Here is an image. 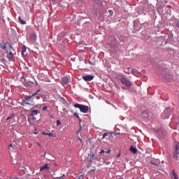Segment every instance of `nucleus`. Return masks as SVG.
<instances>
[{"label":"nucleus","mask_w":179,"mask_h":179,"mask_svg":"<svg viewBox=\"0 0 179 179\" xmlns=\"http://www.w3.org/2000/svg\"><path fill=\"white\" fill-rule=\"evenodd\" d=\"M116 80L117 83L122 84V89H124V90L131 89V86H132V83L122 74L117 75Z\"/></svg>","instance_id":"nucleus-1"},{"label":"nucleus","mask_w":179,"mask_h":179,"mask_svg":"<svg viewBox=\"0 0 179 179\" xmlns=\"http://www.w3.org/2000/svg\"><path fill=\"white\" fill-rule=\"evenodd\" d=\"M38 93H40V90H38L36 92H34V94H32L30 96H27L24 98V99L22 100V103L24 104H27V106H31V103H33V101H34V99L36 97V96H37V94H38Z\"/></svg>","instance_id":"nucleus-2"},{"label":"nucleus","mask_w":179,"mask_h":179,"mask_svg":"<svg viewBox=\"0 0 179 179\" xmlns=\"http://www.w3.org/2000/svg\"><path fill=\"white\" fill-rule=\"evenodd\" d=\"M0 48L4 51H6V52H9V51H12V50H13L12 45L3 41L0 42Z\"/></svg>","instance_id":"nucleus-3"},{"label":"nucleus","mask_w":179,"mask_h":179,"mask_svg":"<svg viewBox=\"0 0 179 179\" xmlns=\"http://www.w3.org/2000/svg\"><path fill=\"white\" fill-rule=\"evenodd\" d=\"M74 107L76 108H79L81 113H84V114H86L87 111H89V106H85V105H80L79 103L74 104Z\"/></svg>","instance_id":"nucleus-4"},{"label":"nucleus","mask_w":179,"mask_h":179,"mask_svg":"<svg viewBox=\"0 0 179 179\" xmlns=\"http://www.w3.org/2000/svg\"><path fill=\"white\" fill-rule=\"evenodd\" d=\"M174 148L175 150L173 152V159H178V155H179V143L178 142H175L174 143Z\"/></svg>","instance_id":"nucleus-5"},{"label":"nucleus","mask_w":179,"mask_h":179,"mask_svg":"<svg viewBox=\"0 0 179 179\" xmlns=\"http://www.w3.org/2000/svg\"><path fill=\"white\" fill-rule=\"evenodd\" d=\"M37 40V35H36V32L32 31L29 35V41L32 43H36Z\"/></svg>","instance_id":"nucleus-6"},{"label":"nucleus","mask_w":179,"mask_h":179,"mask_svg":"<svg viewBox=\"0 0 179 179\" xmlns=\"http://www.w3.org/2000/svg\"><path fill=\"white\" fill-rule=\"evenodd\" d=\"M95 156H96V154H94V152H93L92 151L90 152V154H88L87 160L89 163H92L93 160H94L95 159Z\"/></svg>","instance_id":"nucleus-7"},{"label":"nucleus","mask_w":179,"mask_h":179,"mask_svg":"<svg viewBox=\"0 0 179 179\" xmlns=\"http://www.w3.org/2000/svg\"><path fill=\"white\" fill-rule=\"evenodd\" d=\"M164 114L165 115V118L169 119L170 115H171V110L169 108H166L164 111Z\"/></svg>","instance_id":"nucleus-8"},{"label":"nucleus","mask_w":179,"mask_h":179,"mask_svg":"<svg viewBox=\"0 0 179 179\" xmlns=\"http://www.w3.org/2000/svg\"><path fill=\"white\" fill-rule=\"evenodd\" d=\"M94 79V77L93 76H83V80H85V82H90V80H93Z\"/></svg>","instance_id":"nucleus-9"},{"label":"nucleus","mask_w":179,"mask_h":179,"mask_svg":"<svg viewBox=\"0 0 179 179\" xmlns=\"http://www.w3.org/2000/svg\"><path fill=\"white\" fill-rule=\"evenodd\" d=\"M62 82L63 83V85H68V83H69V78L64 76L62 78Z\"/></svg>","instance_id":"nucleus-10"},{"label":"nucleus","mask_w":179,"mask_h":179,"mask_svg":"<svg viewBox=\"0 0 179 179\" xmlns=\"http://www.w3.org/2000/svg\"><path fill=\"white\" fill-rule=\"evenodd\" d=\"M6 57L8 61H12V57H13V53L12 52V50H8V52H7Z\"/></svg>","instance_id":"nucleus-11"},{"label":"nucleus","mask_w":179,"mask_h":179,"mask_svg":"<svg viewBox=\"0 0 179 179\" xmlns=\"http://www.w3.org/2000/svg\"><path fill=\"white\" fill-rule=\"evenodd\" d=\"M150 164H152L153 166H159L160 164V161L159 159H154L150 161Z\"/></svg>","instance_id":"nucleus-12"},{"label":"nucleus","mask_w":179,"mask_h":179,"mask_svg":"<svg viewBox=\"0 0 179 179\" xmlns=\"http://www.w3.org/2000/svg\"><path fill=\"white\" fill-rule=\"evenodd\" d=\"M43 170H50V166H48V164H46L43 167H41L40 171H43Z\"/></svg>","instance_id":"nucleus-13"},{"label":"nucleus","mask_w":179,"mask_h":179,"mask_svg":"<svg viewBox=\"0 0 179 179\" xmlns=\"http://www.w3.org/2000/svg\"><path fill=\"white\" fill-rule=\"evenodd\" d=\"M16 145H17V143H16L15 141L13 143L10 144L8 145L9 150H12L11 148H13V149L15 148V146H16Z\"/></svg>","instance_id":"nucleus-14"},{"label":"nucleus","mask_w":179,"mask_h":179,"mask_svg":"<svg viewBox=\"0 0 179 179\" xmlns=\"http://www.w3.org/2000/svg\"><path fill=\"white\" fill-rule=\"evenodd\" d=\"M130 150L132 152V153H134V155L138 153V150H136V148H135V147L131 146L130 148Z\"/></svg>","instance_id":"nucleus-15"},{"label":"nucleus","mask_w":179,"mask_h":179,"mask_svg":"<svg viewBox=\"0 0 179 179\" xmlns=\"http://www.w3.org/2000/svg\"><path fill=\"white\" fill-rule=\"evenodd\" d=\"M27 50V48L26 47V45H23L22 48V55H24V52H26Z\"/></svg>","instance_id":"nucleus-16"},{"label":"nucleus","mask_w":179,"mask_h":179,"mask_svg":"<svg viewBox=\"0 0 179 179\" xmlns=\"http://www.w3.org/2000/svg\"><path fill=\"white\" fill-rule=\"evenodd\" d=\"M32 115H37V114H40V110H34L31 111Z\"/></svg>","instance_id":"nucleus-17"},{"label":"nucleus","mask_w":179,"mask_h":179,"mask_svg":"<svg viewBox=\"0 0 179 179\" xmlns=\"http://www.w3.org/2000/svg\"><path fill=\"white\" fill-rule=\"evenodd\" d=\"M166 79H167L168 80H171V79L173 78V76H171V74H168L165 76Z\"/></svg>","instance_id":"nucleus-18"},{"label":"nucleus","mask_w":179,"mask_h":179,"mask_svg":"<svg viewBox=\"0 0 179 179\" xmlns=\"http://www.w3.org/2000/svg\"><path fill=\"white\" fill-rule=\"evenodd\" d=\"M64 177H65V173H63V174L61 173L60 176L55 177L54 179H58V178L64 179Z\"/></svg>","instance_id":"nucleus-19"},{"label":"nucleus","mask_w":179,"mask_h":179,"mask_svg":"<svg viewBox=\"0 0 179 179\" xmlns=\"http://www.w3.org/2000/svg\"><path fill=\"white\" fill-rule=\"evenodd\" d=\"M172 174L175 179H178V175H177V173H176V171L174 170L172 171Z\"/></svg>","instance_id":"nucleus-20"},{"label":"nucleus","mask_w":179,"mask_h":179,"mask_svg":"<svg viewBox=\"0 0 179 179\" xmlns=\"http://www.w3.org/2000/svg\"><path fill=\"white\" fill-rule=\"evenodd\" d=\"M20 22L21 23V24H26V21L22 20V17H19L18 18Z\"/></svg>","instance_id":"nucleus-21"},{"label":"nucleus","mask_w":179,"mask_h":179,"mask_svg":"<svg viewBox=\"0 0 179 179\" xmlns=\"http://www.w3.org/2000/svg\"><path fill=\"white\" fill-rule=\"evenodd\" d=\"M13 118H15V115L12 114L10 116L6 118V121H9L10 120H13Z\"/></svg>","instance_id":"nucleus-22"},{"label":"nucleus","mask_w":179,"mask_h":179,"mask_svg":"<svg viewBox=\"0 0 179 179\" xmlns=\"http://www.w3.org/2000/svg\"><path fill=\"white\" fill-rule=\"evenodd\" d=\"M127 71H125L126 72V73H131V72H132V68H131V67H129V68H127Z\"/></svg>","instance_id":"nucleus-23"},{"label":"nucleus","mask_w":179,"mask_h":179,"mask_svg":"<svg viewBox=\"0 0 179 179\" xmlns=\"http://www.w3.org/2000/svg\"><path fill=\"white\" fill-rule=\"evenodd\" d=\"M42 135H48V136H52V134H51V133L43 132Z\"/></svg>","instance_id":"nucleus-24"},{"label":"nucleus","mask_w":179,"mask_h":179,"mask_svg":"<svg viewBox=\"0 0 179 179\" xmlns=\"http://www.w3.org/2000/svg\"><path fill=\"white\" fill-rule=\"evenodd\" d=\"M73 115H74V117H76L77 118H78L79 120H80V117H79V115H78L77 113H74Z\"/></svg>","instance_id":"nucleus-25"},{"label":"nucleus","mask_w":179,"mask_h":179,"mask_svg":"<svg viewBox=\"0 0 179 179\" xmlns=\"http://www.w3.org/2000/svg\"><path fill=\"white\" fill-rule=\"evenodd\" d=\"M136 72H138V70L136 69H131V73H136Z\"/></svg>","instance_id":"nucleus-26"},{"label":"nucleus","mask_w":179,"mask_h":179,"mask_svg":"<svg viewBox=\"0 0 179 179\" xmlns=\"http://www.w3.org/2000/svg\"><path fill=\"white\" fill-rule=\"evenodd\" d=\"M84 177H85V174H82V175H80V176H78V177L77 178V179H83Z\"/></svg>","instance_id":"nucleus-27"},{"label":"nucleus","mask_w":179,"mask_h":179,"mask_svg":"<svg viewBox=\"0 0 179 179\" xmlns=\"http://www.w3.org/2000/svg\"><path fill=\"white\" fill-rule=\"evenodd\" d=\"M108 135H109L108 133H104L102 138L104 139V138H106V136H108Z\"/></svg>","instance_id":"nucleus-28"},{"label":"nucleus","mask_w":179,"mask_h":179,"mask_svg":"<svg viewBox=\"0 0 179 179\" xmlns=\"http://www.w3.org/2000/svg\"><path fill=\"white\" fill-rule=\"evenodd\" d=\"M47 108H48V107L44 106V107L42 108V110H43V111H45V110H47Z\"/></svg>","instance_id":"nucleus-29"},{"label":"nucleus","mask_w":179,"mask_h":179,"mask_svg":"<svg viewBox=\"0 0 179 179\" xmlns=\"http://www.w3.org/2000/svg\"><path fill=\"white\" fill-rule=\"evenodd\" d=\"M63 111H64V113H69V111L68 110H66V108H63Z\"/></svg>","instance_id":"nucleus-30"},{"label":"nucleus","mask_w":179,"mask_h":179,"mask_svg":"<svg viewBox=\"0 0 179 179\" xmlns=\"http://www.w3.org/2000/svg\"><path fill=\"white\" fill-rule=\"evenodd\" d=\"M143 117H145V118L148 117V115H147V113H145V112L143 113Z\"/></svg>","instance_id":"nucleus-31"},{"label":"nucleus","mask_w":179,"mask_h":179,"mask_svg":"<svg viewBox=\"0 0 179 179\" xmlns=\"http://www.w3.org/2000/svg\"><path fill=\"white\" fill-rule=\"evenodd\" d=\"M57 126L61 125V121L57 120Z\"/></svg>","instance_id":"nucleus-32"},{"label":"nucleus","mask_w":179,"mask_h":179,"mask_svg":"<svg viewBox=\"0 0 179 179\" xmlns=\"http://www.w3.org/2000/svg\"><path fill=\"white\" fill-rule=\"evenodd\" d=\"M64 104H65L66 106H69V104L68 103V101H64Z\"/></svg>","instance_id":"nucleus-33"},{"label":"nucleus","mask_w":179,"mask_h":179,"mask_svg":"<svg viewBox=\"0 0 179 179\" xmlns=\"http://www.w3.org/2000/svg\"><path fill=\"white\" fill-rule=\"evenodd\" d=\"M80 131H82V127L80 126L79 130L77 131V134H79V132H80Z\"/></svg>","instance_id":"nucleus-34"},{"label":"nucleus","mask_w":179,"mask_h":179,"mask_svg":"<svg viewBox=\"0 0 179 179\" xmlns=\"http://www.w3.org/2000/svg\"><path fill=\"white\" fill-rule=\"evenodd\" d=\"M91 171H96V167H93L92 169H91Z\"/></svg>","instance_id":"nucleus-35"},{"label":"nucleus","mask_w":179,"mask_h":179,"mask_svg":"<svg viewBox=\"0 0 179 179\" xmlns=\"http://www.w3.org/2000/svg\"><path fill=\"white\" fill-rule=\"evenodd\" d=\"M105 152H106V151H105L104 150H101V152H100V153H101V154L104 153Z\"/></svg>","instance_id":"nucleus-36"},{"label":"nucleus","mask_w":179,"mask_h":179,"mask_svg":"<svg viewBox=\"0 0 179 179\" xmlns=\"http://www.w3.org/2000/svg\"><path fill=\"white\" fill-rule=\"evenodd\" d=\"M106 153H111V150H108L107 151H106Z\"/></svg>","instance_id":"nucleus-37"},{"label":"nucleus","mask_w":179,"mask_h":179,"mask_svg":"<svg viewBox=\"0 0 179 179\" xmlns=\"http://www.w3.org/2000/svg\"><path fill=\"white\" fill-rule=\"evenodd\" d=\"M34 108H38V105H36V106H34Z\"/></svg>","instance_id":"nucleus-38"},{"label":"nucleus","mask_w":179,"mask_h":179,"mask_svg":"<svg viewBox=\"0 0 179 179\" xmlns=\"http://www.w3.org/2000/svg\"><path fill=\"white\" fill-rule=\"evenodd\" d=\"M50 118H54V115H50Z\"/></svg>","instance_id":"nucleus-39"},{"label":"nucleus","mask_w":179,"mask_h":179,"mask_svg":"<svg viewBox=\"0 0 179 179\" xmlns=\"http://www.w3.org/2000/svg\"><path fill=\"white\" fill-rule=\"evenodd\" d=\"M40 147H41V144H40L39 143H36Z\"/></svg>","instance_id":"nucleus-40"},{"label":"nucleus","mask_w":179,"mask_h":179,"mask_svg":"<svg viewBox=\"0 0 179 179\" xmlns=\"http://www.w3.org/2000/svg\"><path fill=\"white\" fill-rule=\"evenodd\" d=\"M117 157H120V154H119V155H117Z\"/></svg>","instance_id":"nucleus-41"},{"label":"nucleus","mask_w":179,"mask_h":179,"mask_svg":"<svg viewBox=\"0 0 179 179\" xmlns=\"http://www.w3.org/2000/svg\"><path fill=\"white\" fill-rule=\"evenodd\" d=\"M103 163H106V160H103Z\"/></svg>","instance_id":"nucleus-42"}]
</instances>
